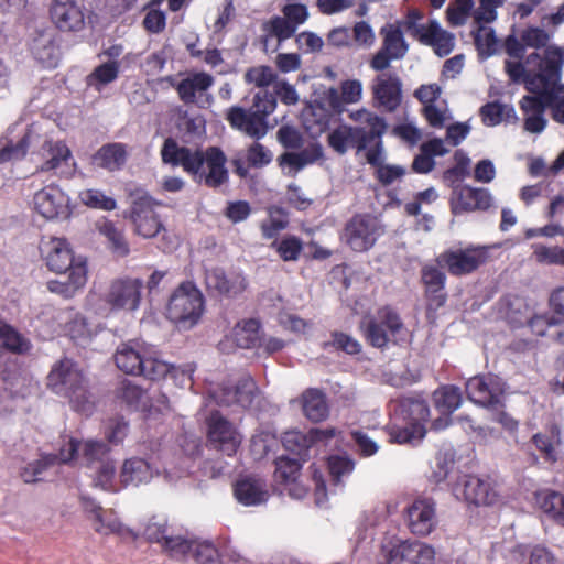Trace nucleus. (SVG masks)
I'll return each mask as SVG.
<instances>
[{"instance_id":"obj_20","label":"nucleus","mask_w":564,"mask_h":564,"mask_svg":"<svg viewBox=\"0 0 564 564\" xmlns=\"http://www.w3.org/2000/svg\"><path fill=\"white\" fill-rule=\"evenodd\" d=\"M42 163L37 169V173L51 172L68 176L73 174V156L69 148L63 141H53L45 139L39 152Z\"/></svg>"},{"instance_id":"obj_7","label":"nucleus","mask_w":564,"mask_h":564,"mask_svg":"<svg viewBox=\"0 0 564 564\" xmlns=\"http://www.w3.org/2000/svg\"><path fill=\"white\" fill-rule=\"evenodd\" d=\"M115 361L121 371L150 380H160L172 370V365L161 358L154 346L138 339L120 344Z\"/></svg>"},{"instance_id":"obj_22","label":"nucleus","mask_w":564,"mask_h":564,"mask_svg":"<svg viewBox=\"0 0 564 564\" xmlns=\"http://www.w3.org/2000/svg\"><path fill=\"white\" fill-rule=\"evenodd\" d=\"M143 282L140 279L115 280L106 295L105 301L112 310L135 311L140 306Z\"/></svg>"},{"instance_id":"obj_58","label":"nucleus","mask_w":564,"mask_h":564,"mask_svg":"<svg viewBox=\"0 0 564 564\" xmlns=\"http://www.w3.org/2000/svg\"><path fill=\"white\" fill-rule=\"evenodd\" d=\"M405 562L403 544L401 540H384L377 556L376 564H402Z\"/></svg>"},{"instance_id":"obj_19","label":"nucleus","mask_w":564,"mask_h":564,"mask_svg":"<svg viewBox=\"0 0 564 564\" xmlns=\"http://www.w3.org/2000/svg\"><path fill=\"white\" fill-rule=\"evenodd\" d=\"M32 205L33 209L45 219H64L70 214L69 197L54 184L36 191Z\"/></svg>"},{"instance_id":"obj_40","label":"nucleus","mask_w":564,"mask_h":564,"mask_svg":"<svg viewBox=\"0 0 564 564\" xmlns=\"http://www.w3.org/2000/svg\"><path fill=\"white\" fill-rule=\"evenodd\" d=\"M188 549L184 554L174 555V558L183 561H193L196 564H219V553L215 545L209 541L185 538Z\"/></svg>"},{"instance_id":"obj_4","label":"nucleus","mask_w":564,"mask_h":564,"mask_svg":"<svg viewBox=\"0 0 564 564\" xmlns=\"http://www.w3.org/2000/svg\"><path fill=\"white\" fill-rule=\"evenodd\" d=\"M340 431L335 427L311 429L304 433L301 431L286 432L282 438L284 448L292 455L297 456H280L275 460L274 476L276 480L288 484L297 479L301 463L310 457V452L314 447H327L340 437Z\"/></svg>"},{"instance_id":"obj_63","label":"nucleus","mask_w":564,"mask_h":564,"mask_svg":"<svg viewBox=\"0 0 564 564\" xmlns=\"http://www.w3.org/2000/svg\"><path fill=\"white\" fill-rule=\"evenodd\" d=\"M423 112L429 124L433 128H443L452 119L451 111L444 100L424 106Z\"/></svg>"},{"instance_id":"obj_53","label":"nucleus","mask_w":564,"mask_h":564,"mask_svg":"<svg viewBox=\"0 0 564 564\" xmlns=\"http://www.w3.org/2000/svg\"><path fill=\"white\" fill-rule=\"evenodd\" d=\"M405 562L409 564H434L435 550L420 541H402Z\"/></svg>"},{"instance_id":"obj_60","label":"nucleus","mask_w":564,"mask_h":564,"mask_svg":"<svg viewBox=\"0 0 564 564\" xmlns=\"http://www.w3.org/2000/svg\"><path fill=\"white\" fill-rule=\"evenodd\" d=\"M327 465L335 485L341 484L343 479L355 469V460L346 454L328 457Z\"/></svg>"},{"instance_id":"obj_33","label":"nucleus","mask_w":564,"mask_h":564,"mask_svg":"<svg viewBox=\"0 0 564 564\" xmlns=\"http://www.w3.org/2000/svg\"><path fill=\"white\" fill-rule=\"evenodd\" d=\"M41 139L40 128L32 124L22 137L14 139L6 137L0 139V164L14 162L23 159L29 147L37 143Z\"/></svg>"},{"instance_id":"obj_32","label":"nucleus","mask_w":564,"mask_h":564,"mask_svg":"<svg viewBox=\"0 0 564 564\" xmlns=\"http://www.w3.org/2000/svg\"><path fill=\"white\" fill-rule=\"evenodd\" d=\"M205 282L212 293L227 297H235L247 288L246 279L240 273L227 275L219 268L206 271Z\"/></svg>"},{"instance_id":"obj_1","label":"nucleus","mask_w":564,"mask_h":564,"mask_svg":"<svg viewBox=\"0 0 564 564\" xmlns=\"http://www.w3.org/2000/svg\"><path fill=\"white\" fill-rule=\"evenodd\" d=\"M350 118L359 122V127L341 124L327 137L329 147L338 154H345L350 148L367 151L369 164H380L383 160L382 137L388 130L384 118L360 109L350 113Z\"/></svg>"},{"instance_id":"obj_54","label":"nucleus","mask_w":564,"mask_h":564,"mask_svg":"<svg viewBox=\"0 0 564 564\" xmlns=\"http://www.w3.org/2000/svg\"><path fill=\"white\" fill-rule=\"evenodd\" d=\"M538 503L544 513L554 521L564 525V495L556 491L541 492L538 496Z\"/></svg>"},{"instance_id":"obj_48","label":"nucleus","mask_w":564,"mask_h":564,"mask_svg":"<svg viewBox=\"0 0 564 564\" xmlns=\"http://www.w3.org/2000/svg\"><path fill=\"white\" fill-rule=\"evenodd\" d=\"M303 412L313 422L325 420L328 416L329 410L324 393L317 389H310L304 392Z\"/></svg>"},{"instance_id":"obj_6","label":"nucleus","mask_w":564,"mask_h":564,"mask_svg":"<svg viewBox=\"0 0 564 564\" xmlns=\"http://www.w3.org/2000/svg\"><path fill=\"white\" fill-rule=\"evenodd\" d=\"M47 387L66 398L75 411L86 415L93 412L95 401L88 381L72 359L65 358L54 365L47 376Z\"/></svg>"},{"instance_id":"obj_21","label":"nucleus","mask_w":564,"mask_h":564,"mask_svg":"<svg viewBox=\"0 0 564 564\" xmlns=\"http://www.w3.org/2000/svg\"><path fill=\"white\" fill-rule=\"evenodd\" d=\"M552 52L563 56V53L558 47L550 46L544 51L543 55L540 53H532L528 55L524 64L520 62L506 61V72L513 83L523 82L525 84V88L529 90V82L540 76V74L543 75L546 66H549Z\"/></svg>"},{"instance_id":"obj_62","label":"nucleus","mask_w":564,"mask_h":564,"mask_svg":"<svg viewBox=\"0 0 564 564\" xmlns=\"http://www.w3.org/2000/svg\"><path fill=\"white\" fill-rule=\"evenodd\" d=\"M454 467V455L449 452L438 453L435 456L432 471L429 476L430 481L440 485L443 484Z\"/></svg>"},{"instance_id":"obj_17","label":"nucleus","mask_w":564,"mask_h":564,"mask_svg":"<svg viewBox=\"0 0 564 564\" xmlns=\"http://www.w3.org/2000/svg\"><path fill=\"white\" fill-rule=\"evenodd\" d=\"M488 259V248L484 246H469L448 250L441 254L438 261L443 262L453 275H465L476 271Z\"/></svg>"},{"instance_id":"obj_52","label":"nucleus","mask_w":564,"mask_h":564,"mask_svg":"<svg viewBox=\"0 0 564 564\" xmlns=\"http://www.w3.org/2000/svg\"><path fill=\"white\" fill-rule=\"evenodd\" d=\"M383 43L381 50L394 59H401L408 52V44L399 28L387 25L381 29Z\"/></svg>"},{"instance_id":"obj_61","label":"nucleus","mask_w":564,"mask_h":564,"mask_svg":"<svg viewBox=\"0 0 564 564\" xmlns=\"http://www.w3.org/2000/svg\"><path fill=\"white\" fill-rule=\"evenodd\" d=\"M475 44L479 54L486 57L496 54L499 47L494 29L481 24L475 33Z\"/></svg>"},{"instance_id":"obj_3","label":"nucleus","mask_w":564,"mask_h":564,"mask_svg":"<svg viewBox=\"0 0 564 564\" xmlns=\"http://www.w3.org/2000/svg\"><path fill=\"white\" fill-rule=\"evenodd\" d=\"M47 268L58 274L47 282L50 292L72 299L87 282V263L82 256L75 257L69 243L63 238H50L40 247Z\"/></svg>"},{"instance_id":"obj_41","label":"nucleus","mask_w":564,"mask_h":564,"mask_svg":"<svg viewBox=\"0 0 564 564\" xmlns=\"http://www.w3.org/2000/svg\"><path fill=\"white\" fill-rule=\"evenodd\" d=\"M127 148L122 143L102 145L93 156L91 164L109 172L119 171L127 161Z\"/></svg>"},{"instance_id":"obj_11","label":"nucleus","mask_w":564,"mask_h":564,"mask_svg":"<svg viewBox=\"0 0 564 564\" xmlns=\"http://www.w3.org/2000/svg\"><path fill=\"white\" fill-rule=\"evenodd\" d=\"M360 328L367 341L376 348H384L390 341L397 343L405 336L400 316L390 307L379 308L376 314L366 316Z\"/></svg>"},{"instance_id":"obj_12","label":"nucleus","mask_w":564,"mask_h":564,"mask_svg":"<svg viewBox=\"0 0 564 564\" xmlns=\"http://www.w3.org/2000/svg\"><path fill=\"white\" fill-rule=\"evenodd\" d=\"M203 311V294L192 282L182 283L171 295L166 307L169 319L183 328L196 325Z\"/></svg>"},{"instance_id":"obj_24","label":"nucleus","mask_w":564,"mask_h":564,"mask_svg":"<svg viewBox=\"0 0 564 564\" xmlns=\"http://www.w3.org/2000/svg\"><path fill=\"white\" fill-rule=\"evenodd\" d=\"M50 15L54 25L62 32H79L85 26L86 9L76 0H53Z\"/></svg>"},{"instance_id":"obj_14","label":"nucleus","mask_w":564,"mask_h":564,"mask_svg":"<svg viewBox=\"0 0 564 564\" xmlns=\"http://www.w3.org/2000/svg\"><path fill=\"white\" fill-rule=\"evenodd\" d=\"M169 83L178 94V98L185 105H196L200 108L212 102V95L208 93L214 85V77L205 72L188 73L180 80L167 77Z\"/></svg>"},{"instance_id":"obj_10","label":"nucleus","mask_w":564,"mask_h":564,"mask_svg":"<svg viewBox=\"0 0 564 564\" xmlns=\"http://www.w3.org/2000/svg\"><path fill=\"white\" fill-rule=\"evenodd\" d=\"M563 64V56L552 52L543 75L529 82V91L541 95L545 107L552 110V118L564 124V87L557 84Z\"/></svg>"},{"instance_id":"obj_64","label":"nucleus","mask_w":564,"mask_h":564,"mask_svg":"<svg viewBox=\"0 0 564 564\" xmlns=\"http://www.w3.org/2000/svg\"><path fill=\"white\" fill-rule=\"evenodd\" d=\"M505 2L506 0H479V6L473 12L475 22L478 24L494 22L497 19V9Z\"/></svg>"},{"instance_id":"obj_25","label":"nucleus","mask_w":564,"mask_h":564,"mask_svg":"<svg viewBox=\"0 0 564 564\" xmlns=\"http://www.w3.org/2000/svg\"><path fill=\"white\" fill-rule=\"evenodd\" d=\"M390 417L394 422L425 427L430 417V408L421 395L402 397L391 402Z\"/></svg>"},{"instance_id":"obj_31","label":"nucleus","mask_w":564,"mask_h":564,"mask_svg":"<svg viewBox=\"0 0 564 564\" xmlns=\"http://www.w3.org/2000/svg\"><path fill=\"white\" fill-rule=\"evenodd\" d=\"M144 535L150 542L161 544L172 557L174 555L184 554V550L188 549L185 536L174 535L170 532L165 520L153 518L149 521L144 529Z\"/></svg>"},{"instance_id":"obj_44","label":"nucleus","mask_w":564,"mask_h":564,"mask_svg":"<svg viewBox=\"0 0 564 564\" xmlns=\"http://www.w3.org/2000/svg\"><path fill=\"white\" fill-rule=\"evenodd\" d=\"M118 395L130 410L148 412L152 411L153 397L150 395L147 390L131 381L122 382Z\"/></svg>"},{"instance_id":"obj_34","label":"nucleus","mask_w":564,"mask_h":564,"mask_svg":"<svg viewBox=\"0 0 564 564\" xmlns=\"http://www.w3.org/2000/svg\"><path fill=\"white\" fill-rule=\"evenodd\" d=\"M234 495L238 502L247 507L260 506L269 497L265 481L254 476L239 478L234 486Z\"/></svg>"},{"instance_id":"obj_35","label":"nucleus","mask_w":564,"mask_h":564,"mask_svg":"<svg viewBox=\"0 0 564 564\" xmlns=\"http://www.w3.org/2000/svg\"><path fill=\"white\" fill-rule=\"evenodd\" d=\"M433 401L436 410L445 415L444 419H437L432 423L434 430H443L448 423V415L456 411L462 404V392L456 386H443L434 391Z\"/></svg>"},{"instance_id":"obj_5","label":"nucleus","mask_w":564,"mask_h":564,"mask_svg":"<svg viewBox=\"0 0 564 564\" xmlns=\"http://www.w3.org/2000/svg\"><path fill=\"white\" fill-rule=\"evenodd\" d=\"M59 460L72 462L86 466L91 470L93 484L104 490L112 488L116 466L109 457V447L102 441L93 438L78 441L69 438L59 449Z\"/></svg>"},{"instance_id":"obj_49","label":"nucleus","mask_w":564,"mask_h":564,"mask_svg":"<svg viewBox=\"0 0 564 564\" xmlns=\"http://www.w3.org/2000/svg\"><path fill=\"white\" fill-rule=\"evenodd\" d=\"M64 464L58 454H43L39 459L29 463L21 471L24 482L32 484L44 479V474L55 465Z\"/></svg>"},{"instance_id":"obj_8","label":"nucleus","mask_w":564,"mask_h":564,"mask_svg":"<svg viewBox=\"0 0 564 564\" xmlns=\"http://www.w3.org/2000/svg\"><path fill=\"white\" fill-rule=\"evenodd\" d=\"M275 107V96L261 89L254 94L249 109L234 106L228 110L226 119L232 128L260 140L269 131L268 116L274 111Z\"/></svg>"},{"instance_id":"obj_16","label":"nucleus","mask_w":564,"mask_h":564,"mask_svg":"<svg viewBox=\"0 0 564 564\" xmlns=\"http://www.w3.org/2000/svg\"><path fill=\"white\" fill-rule=\"evenodd\" d=\"M154 206L155 203L150 196H139L132 202L126 216L131 220L134 234L144 239H151L161 232H166L154 210Z\"/></svg>"},{"instance_id":"obj_45","label":"nucleus","mask_w":564,"mask_h":564,"mask_svg":"<svg viewBox=\"0 0 564 564\" xmlns=\"http://www.w3.org/2000/svg\"><path fill=\"white\" fill-rule=\"evenodd\" d=\"M422 41L431 44L441 57L448 55L455 46L454 35L443 30L436 21L429 22L427 32L424 33Z\"/></svg>"},{"instance_id":"obj_13","label":"nucleus","mask_w":564,"mask_h":564,"mask_svg":"<svg viewBox=\"0 0 564 564\" xmlns=\"http://www.w3.org/2000/svg\"><path fill=\"white\" fill-rule=\"evenodd\" d=\"M383 234L380 220L371 215H356L345 227L343 239L357 252L369 250Z\"/></svg>"},{"instance_id":"obj_42","label":"nucleus","mask_w":564,"mask_h":564,"mask_svg":"<svg viewBox=\"0 0 564 564\" xmlns=\"http://www.w3.org/2000/svg\"><path fill=\"white\" fill-rule=\"evenodd\" d=\"M421 153L416 155L412 163V169L416 173H429L435 166L434 156H442L448 153V149L445 147V141L438 138H434L426 141L420 147Z\"/></svg>"},{"instance_id":"obj_15","label":"nucleus","mask_w":564,"mask_h":564,"mask_svg":"<svg viewBox=\"0 0 564 564\" xmlns=\"http://www.w3.org/2000/svg\"><path fill=\"white\" fill-rule=\"evenodd\" d=\"M207 441L214 449L231 457L239 448L242 436L231 422L215 411L207 419Z\"/></svg>"},{"instance_id":"obj_51","label":"nucleus","mask_w":564,"mask_h":564,"mask_svg":"<svg viewBox=\"0 0 564 564\" xmlns=\"http://www.w3.org/2000/svg\"><path fill=\"white\" fill-rule=\"evenodd\" d=\"M533 443L549 462H556L560 455L561 431L558 426L552 425L549 433H538L533 436Z\"/></svg>"},{"instance_id":"obj_9","label":"nucleus","mask_w":564,"mask_h":564,"mask_svg":"<svg viewBox=\"0 0 564 564\" xmlns=\"http://www.w3.org/2000/svg\"><path fill=\"white\" fill-rule=\"evenodd\" d=\"M308 18L310 12L305 3L286 0L281 8V15H273L261 24L263 45L268 47L271 40H276V50L283 42L292 39Z\"/></svg>"},{"instance_id":"obj_39","label":"nucleus","mask_w":564,"mask_h":564,"mask_svg":"<svg viewBox=\"0 0 564 564\" xmlns=\"http://www.w3.org/2000/svg\"><path fill=\"white\" fill-rule=\"evenodd\" d=\"M63 319L65 322V333L77 345L85 346L98 333L96 325L89 324L86 317L74 310L65 312Z\"/></svg>"},{"instance_id":"obj_26","label":"nucleus","mask_w":564,"mask_h":564,"mask_svg":"<svg viewBox=\"0 0 564 564\" xmlns=\"http://www.w3.org/2000/svg\"><path fill=\"white\" fill-rule=\"evenodd\" d=\"M256 392L257 386L254 380L246 376L239 379L234 386L224 384L213 389L209 395L218 405H239L246 409L253 402Z\"/></svg>"},{"instance_id":"obj_30","label":"nucleus","mask_w":564,"mask_h":564,"mask_svg":"<svg viewBox=\"0 0 564 564\" xmlns=\"http://www.w3.org/2000/svg\"><path fill=\"white\" fill-rule=\"evenodd\" d=\"M56 39V33L52 29L36 30L32 37L31 53L46 68H55L58 65L61 52Z\"/></svg>"},{"instance_id":"obj_29","label":"nucleus","mask_w":564,"mask_h":564,"mask_svg":"<svg viewBox=\"0 0 564 564\" xmlns=\"http://www.w3.org/2000/svg\"><path fill=\"white\" fill-rule=\"evenodd\" d=\"M437 524L435 502L430 498L416 499L408 508V525L416 535L430 534Z\"/></svg>"},{"instance_id":"obj_37","label":"nucleus","mask_w":564,"mask_h":564,"mask_svg":"<svg viewBox=\"0 0 564 564\" xmlns=\"http://www.w3.org/2000/svg\"><path fill=\"white\" fill-rule=\"evenodd\" d=\"M421 279L425 286V294L430 305L435 308L441 307L446 301L444 293L445 273L435 264H425L421 270Z\"/></svg>"},{"instance_id":"obj_2","label":"nucleus","mask_w":564,"mask_h":564,"mask_svg":"<svg viewBox=\"0 0 564 564\" xmlns=\"http://www.w3.org/2000/svg\"><path fill=\"white\" fill-rule=\"evenodd\" d=\"M161 158L165 164L182 166L194 181L210 187H217L228 180L226 155L216 147H210L204 152L180 145L174 139L169 138L161 149Z\"/></svg>"},{"instance_id":"obj_18","label":"nucleus","mask_w":564,"mask_h":564,"mask_svg":"<svg viewBox=\"0 0 564 564\" xmlns=\"http://www.w3.org/2000/svg\"><path fill=\"white\" fill-rule=\"evenodd\" d=\"M457 499L476 506H491L498 501V492L489 479L465 475L452 488Z\"/></svg>"},{"instance_id":"obj_23","label":"nucleus","mask_w":564,"mask_h":564,"mask_svg":"<svg viewBox=\"0 0 564 564\" xmlns=\"http://www.w3.org/2000/svg\"><path fill=\"white\" fill-rule=\"evenodd\" d=\"M506 383L495 375L476 376L466 382V393L469 400L482 406H494L500 403Z\"/></svg>"},{"instance_id":"obj_50","label":"nucleus","mask_w":564,"mask_h":564,"mask_svg":"<svg viewBox=\"0 0 564 564\" xmlns=\"http://www.w3.org/2000/svg\"><path fill=\"white\" fill-rule=\"evenodd\" d=\"M120 72L119 61H108L97 66L86 78L89 87L101 91L105 86L115 82Z\"/></svg>"},{"instance_id":"obj_43","label":"nucleus","mask_w":564,"mask_h":564,"mask_svg":"<svg viewBox=\"0 0 564 564\" xmlns=\"http://www.w3.org/2000/svg\"><path fill=\"white\" fill-rule=\"evenodd\" d=\"M387 433L391 443L414 446L425 437L426 429L404 424L403 422H394V420L390 419V423L387 425Z\"/></svg>"},{"instance_id":"obj_55","label":"nucleus","mask_w":564,"mask_h":564,"mask_svg":"<svg viewBox=\"0 0 564 564\" xmlns=\"http://www.w3.org/2000/svg\"><path fill=\"white\" fill-rule=\"evenodd\" d=\"M532 257L541 265L564 267V248L557 245L533 243Z\"/></svg>"},{"instance_id":"obj_59","label":"nucleus","mask_w":564,"mask_h":564,"mask_svg":"<svg viewBox=\"0 0 564 564\" xmlns=\"http://www.w3.org/2000/svg\"><path fill=\"white\" fill-rule=\"evenodd\" d=\"M99 232L107 238L112 251L121 257L129 253V245L123 232L118 229L111 221H104L99 226Z\"/></svg>"},{"instance_id":"obj_36","label":"nucleus","mask_w":564,"mask_h":564,"mask_svg":"<svg viewBox=\"0 0 564 564\" xmlns=\"http://www.w3.org/2000/svg\"><path fill=\"white\" fill-rule=\"evenodd\" d=\"M160 474V470L153 468L148 460L134 457L124 460L120 471V481L126 487H138L150 482L154 476Z\"/></svg>"},{"instance_id":"obj_28","label":"nucleus","mask_w":564,"mask_h":564,"mask_svg":"<svg viewBox=\"0 0 564 564\" xmlns=\"http://www.w3.org/2000/svg\"><path fill=\"white\" fill-rule=\"evenodd\" d=\"M491 202L492 197L488 189L456 184L452 192L451 208L453 214L459 215L474 210H486L491 206Z\"/></svg>"},{"instance_id":"obj_27","label":"nucleus","mask_w":564,"mask_h":564,"mask_svg":"<svg viewBox=\"0 0 564 564\" xmlns=\"http://www.w3.org/2000/svg\"><path fill=\"white\" fill-rule=\"evenodd\" d=\"M375 105L388 112L398 109L402 101V80L393 73H381L372 82Z\"/></svg>"},{"instance_id":"obj_38","label":"nucleus","mask_w":564,"mask_h":564,"mask_svg":"<svg viewBox=\"0 0 564 564\" xmlns=\"http://www.w3.org/2000/svg\"><path fill=\"white\" fill-rule=\"evenodd\" d=\"M524 115V130L530 133H541L546 127L544 117L545 101L541 95L524 96L520 101Z\"/></svg>"},{"instance_id":"obj_46","label":"nucleus","mask_w":564,"mask_h":564,"mask_svg":"<svg viewBox=\"0 0 564 564\" xmlns=\"http://www.w3.org/2000/svg\"><path fill=\"white\" fill-rule=\"evenodd\" d=\"M95 531L99 534H118L120 536L133 535V532L122 525L112 510L102 509L96 517L90 520Z\"/></svg>"},{"instance_id":"obj_47","label":"nucleus","mask_w":564,"mask_h":564,"mask_svg":"<svg viewBox=\"0 0 564 564\" xmlns=\"http://www.w3.org/2000/svg\"><path fill=\"white\" fill-rule=\"evenodd\" d=\"M232 338L240 348L258 347L261 339L259 321L251 318L238 323L232 330Z\"/></svg>"},{"instance_id":"obj_57","label":"nucleus","mask_w":564,"mask_h":564,"mask_svg":"<svg viewBox=\"0 0 564 564\" xmlns=\"http://www.w3.org/2000/svg\"><path fill=\"white\" fill-rule=\"evenodd\" d=\"M480 113L486 126L494 127L499 124L503 119H517L514 108L500 102H488L481 107Z\"/></svg>"},{"instance_id":"obj_56","label":"nucleus","mask_w":564,"mask_h":564,"mask_svg":"<svg viewBox=\"0 0 564 564\" xmlns=\"http://www.w3.org/2000/svg\"><path fill=\"white\" fill-rule=\"evenodd\" d=\"M0 346L17 354L30 349V341L12 326L0 321Z\"/></svg>"}]
</instances>
